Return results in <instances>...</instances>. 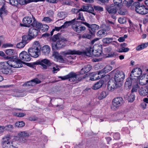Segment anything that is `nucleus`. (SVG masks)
Segmentation results:
<instances>
[{
	"mask_svg": "<svg viewBox=\"0 0 148 148\" xmlns=\"http://www.w3.org/2000/svg\"><path fill=\"white\" fill-rule=\"evenodd\" d=\"M102 47L98 45H94L93 48L89 47L86 49V51H81L76 50H68L64 52L65 55L77 54L86 56H90L93 55L96 57L99 56L102 53Z\"/></svg>",
	"mask_w": 148,
	"mask_h": 148,
	"instance_id": "obj_1",
	"label": "nucleus"
},
{
	"mask_svg": "<svg viewBox=\"0 0 148 148\" xmlns=\"http://www.w3.org/2000/svg\"><path fill=\"white\" fill-rule=\"evenodd\" d=\"M59 78L61 79L62 80L69 79V80L70 82L77 83L81 81L83 78H84V77L77 75L74 72H71L65 76L62 77L59 76Z\"/></svg>",
	"mask_w": 148,
	"mask_h": 148,
	"instance_id": "obj_2",
	"label": "nucleus"
},
{
	"mask_svg": "<svg viewBox=\"0 0 148 148\" xmlns=\"http://www.w3.org/2000/svg\"><path fill=\"white\" fill-rule=\"evenodd\" d=\"M9 136H4L2 141L3 148H16V143L15 141L10 140Z\"/></svg>",
	"mask_w": 148,
	"mask_h": 148,
	"instance_id": "obj_3",
	"label": "nucleus"
},
{
	"mask_svg": "<svg viewBox=\"0 0 148 148\" xmlns=\"http://www.w3.org/2000/svg\"><path fill=\"white\" fill-rule=\"evenodd\" d=\"M52 62L48 59H44L38 60L33 64L34 65H40L42 69H46L48 67L51 66V65L52 64Z\"/></svg>",
	"mask_w": 148,
	"mask_h": 148,
	"instance_id": "obj_4",
	"label": "nucleus"
},
{
	"mask_svg": "<svg viewBox=\"0 0 148 148\" xmlns=\"http://www.w3.org/2000/svg\"><path fill=\"white\" fill-rule=\"evenodd\" d=\"M123 103V100L121 97H117L114 98L112 102L111 109L116 110L121 107Z\"/></svg>",
	"mask_w": 148,
	"mask_h": 148,
	"instance_id": "obj_5",
	"label": "nucleus"
},
{
	"mask_svg": "<svg viewBox=\"0 0 148 148\" xmlns=\"http://www.w3.org/2000/svg\"><path fill=\"white\" fill-rule=\"evenodd\" d=\"M0 69L1 72L5 74H9L12 72L11 67L7 61L0 62Z\"/></svg>",
	"mask_w": 148,
	"mask_h": 148,
	"instance_id": "obj_6",
	"label": "nucleus"
},
{
	"mask_svg": "<svg viewBox=\"0 0 148 148\" xmlns=\"http://www.w3.org/2000/svg\"><path fill=\"white\" fill-rule=\"evenodd\" d=\"M17 58V57L16 58L14 57V60L12 59L7 61L10 67L18 68L22 66V61L21 60Z\"/></svg>",
	"mask_w": 148,
	"mask_h": 148,
	"instance_id": "obj_7",
	"label": "nucleus"
},
{
	"mask_svg": "<svg viewBox=\"0 0 148 148\" xmlns=\"http://www.w3.org/2000/svg\"><path fill=\"white\" fill-rule=\"evenodd\" d=\"M142 71L141 69L140 68L134 69L132 71L130 77L131 79L135 82H137L138 78L142 74Z\"/></svg>",
	"mask_w": 148,
	"mask_h": 148,
	"instance_id": "obj_8",
	"label": "nucleus"
},
{
	"mask_svg": "<svg viewBox=\"0 0 148 148\" xmlns=\"http://www.w3.org/2000/svg\"><path fill=\"white\" fill-rule=\"evenodd\" d=\"M66 39L63 38L59 39L56 42H53L52 43V49L53 50L60 49L64 46V42L66 41Z\"/></svg>",
	"mask_w": 148,
	"mask_h": 148,
	"instance_id": "obj_9",
	"label": "nucleus"
},
{
	"mask_svg": "<svg viewBox=\"0 0 148 148\" xmlns=\"http://www.w3.org/2000/svg\"><path fill=\"white\" fill-rule=\"evenodd\" d=\"M114 80L118 83L123 81L125 77L124 73L122 71L117 70L114 71Z\"/></svg>",
	"mask_w": 148,
	"mask_h": 148,
	"instance_id": "obj_10",
	"label": "nucleus"
},
{
	"mask_svg": "<svg viewBox=\"0 0 148 148\" xmlns=\"http://www.w3.org/2000/svg\"><path fill=\"white\" fill-rule=\"evenodd\" d=\"M83 23L90 29V32L92 35H94L99 28V26L96 24L90 25L86 22H83Z\"/></svg>",
	"mask_w": 148,
	"mask_h": 148,
	"instance_id": "obj_11",
	"label": "nucleus"
},
{
	"mask_svg": "<svg viewBox=\"0 0 148 148\" xmlns=\"http://www.w3.org/2000/svg\"><path fill=\"white\" fill-rule=\"evenodd\" d=\"M119 86V83H117L114 80H110L108 82V89L110 91H112Z\"/></svg>",
	"mask_w": 148,
	"mask_h": 148,
	"instance_id": "obj_12",
	"label": "nucleus"
},
{
	"mask_svg": "<svg viewBox=\"0 0 148 148\" xmlns=\"http://www.w3.org/2000/svg\"><path fill=\"white\" fill-rule=\"evenodd\" d=\"M40 49L38 47H32L29 49L28 52L29 55L32 57L34 58H37L39 56L38 53L40 52Z\"/></svg>",
	"mask_w": 148,
	"mask_h": 148,
	"instance_id": "obj_13",
	"label": "nucleus"
},
{
	"mask_svg": "<svg viewBox=\"0 0 148 148\" xmlns=\"http://www.w3.org/2000/svg\"><path fill=\"white\" fill-rule=\"evenodd\" d=\"M35 18L33 16H27L24 17L23 20V24L22 26L26 27H29L30 26L29 25L32 23L33 20H34V18Z\"/></svg>",
	"mask_w": 148,
	"mask_h": 148,
	"instance_id": "obj_14",
	"label": "nucleus"
},
{
	"mask_svg": "<svg viewBox=\"0 0 148 148\" xmlns=\"http://www.w3.org/2000/svg\"><path fill=\"white\" fill-rule=\"evenodd\" d=\"M105 76V74L102 73V71H99L98 73H94L92 74L90 79L92 81H95L103 78Z\"/></svg>",
	"mask_w": 148,
	"mask_h": 148,
	"instance_id": "obj_15",
	"label": "nucleus"
},
{
	"mask_svg": "<svg viewBox=\"0 0 148 148\" xmlns=\"http://www.w3.org/2000/svg\"><path fill=\"white\" fill-rule=\"evenodd\" d=\"M40 82L41 81L38 78H35L31 81H28L25 83L23 84V86L25 87H29L34 86L36 84L40 83Z\"/></svg>",
	"mask_w": 148,
	"mask_h": 148,
	"instance_id": "obj_16",
	"label": "nucleus"
},
{
	"mask_svg": "<svg viewBox=\"0 0 148 148\" xmlns=\"http://www.w3.org/2000/svg\"><path fill=\"white\" fill-rule=\"evenodd\" d=\"M29 55L27 52L23 51L20 54L19 58L23 61L27 62L31 59Z\"/></svg>",
	"mask_w": 148,
	"mask_h": 148,
	"instance_id": "obj_17",
	"label": "nucleus"
},
{
	"mask_svg": "<svg viewBox=\"0 0 148 148\" xmlns=\"http://www.w3.org/2000/svg\"><path fill=\"white\" fill-rule=\"evenodd\" d=\"M76 24H74V25H72V28L75 32L78 33H80L85 31L86 29L85 27L81 25H75Z\"/></svg>",
	"mask_w": 148,
	"mask_h": 148,
	"instance_id": "obj_18",
	"label": "nucleus"
},
{
	"mask_svg": "<svg viewBox=\"0 0 148 148\" xmlns=\"http://www.w3.org/2000/svg\"><path fill=\"white\" fill-rule=\"evenodd\" d=\"M94 10V9L92 7L88 5H83L80 9L81 11L87 12L95 15V14L92 12Z\"/></svg>",
	"mask_w": 148,
	"mask_h": 148,
	"instance_id": "obj_19",
	"label": "nucleus"
},
{
	"mask_svg": "<svg viewBox=\"0 0 148 148\" xmlns=\"http://www.w3.org/2000/svg\"><path fill=\"white\" fill-rule=\"evenodd\" d=\"M39 30L33 27H31L29 29L28 34L33 39L37 36Z\"/></svg>",
	"mask_w": 148,
	"mask_h": 148,
	"instance_id": "obj_20",
	"label": "nucleus"
},
{
	"mask_svg": "<svg viewBox=\"0 0 148 148\" xmlns=\"http://www.w3.org/2000/svg\"><path fill=\"white\" fill-rule=\"evenodd\" d=\"M117 7L113 4H112L106 8V10L110 14H115L117 12Z\"/></svg>",
	"mask_w": 148,
	"mask_h": 148,
	"instance_id": "obj_21",
	"label": "nucleus"
},
{
	"mask_svg": "<svg viewBox=\"0 0 148 148\" xmlns=\"http://www.w3.org/2000/svg\"><path fill=\"white\" fill-rule=\"evenodd\" d=\"M134 81L131 79V77H129L127 79L125 84V87L126 89H129L131 88L132 84H134Z\"/></svg>",
	"mask_w": 148,
	"mask_h": 148,
	"instance_id": "obj_22",
	"label": "nucleus"
},
{
	"mask_svg": "<svg viewBox=\"0 0 148 148\" xmlns=\"http://www.w3.org/2000/svg\"><path fill=\"white\" fill-rule=\"evenodd\" d=\"M139 92L141 96H146L148 94V88L145 86L142 87L139 90Z\"/></svg>",
	"mask_w": 148,
	"mask_h": 148,
	"instance_id": "obj_23",
	"label": "nucleus"
},
{
	"mask_svg": "<svg viewBox=\"0 0 148 148\" xmlns=\"http://www.w3.org/2000/svg\"><path fill=\"white\" fill-rule=\"evenodd\" d=\"M92 66L88 64L84 66L80 71V74H84L89 72L91 69Z\"/></svg>",
	"mask_w": 148,
	"mask_h": 148,
	"instance_id": "obj_24",
	"label": "nucleus"
},
{
	"mask_svg": "<svg viewBox=\"0 0 148 148\" xmlns=\"http://www.w3.org/2000/svg\"><path fill=\"white\" fill-rule=\"evenodd\" d=\"M50 51V47L48 45H45L43 46L41 49L42 53L45 55L49 54Z\"/></svg>",
	"mask_w": 148,
	"mask_h": 148,
	"instance_id": "obj_25",
	"label": "nucleus"
},
{
	"mask_svg": "<svg viewBox=\"0 0 148 148\" xmlns=\"http://www.w3.org/2000/svg\"><path fill=\"white\" fill-rule=\"evenodd\" d=\"M31 25L33 27H35L36 28V29L39 30L42 26V24L38 22L35 18H34V21Z\"/></svg>",
	"mask_w": 148,
	"mask_h": 148,
	"instance_id": "obj_26",
	"label": "nucleus"
},
{
	"mask_svg": "<svg viewBox=\"0 0 148 148\" xmlns=\"http://www.w3.org/2000/svg\"><path fill=\"white\" fill-rule=\"evenodd\" d=\"M112 49L111 47H109L105 49V51L106 53H108V57H112L116 56L114 52H111Z\"/></svg>",
	"mask_w": 148,
	"mask_h": 148,
	"instance_id": "obj_27",
	"label": "nucleus"
},
{
	"mask_svg": "<svg viewBox=\"0 0 148 148\" xmlns=\"http://www.w3.org/2000/svg\"><path fill=\"white\" fill-rule=\"evenodd\" d=\"M77 21H75V19H73L71 21H66L64 24L62 25L63 28L67 27L70 25H74V24H76Z\"/></svg>",
	"mask_w": 148,
	"mask_h": 148,
	"instance_id": "obj_28",
	"label": "nucleus"
},
{
	"mask_svg": "<svg viewBox=\"0 0 148 148\" xmlns=\"http://www.w3.org/2000/svg\"><path fill=\"white\" fill-rule=\"evenodd\" d=\"M32 39H33V38L31 37L30 35L28 34L24 35L22 36V41H23L26 44Z\"/></svg>",
	"mask_w": 148,
	"mask_h": 148,
	"instance_id": "obj_29",
	"label": "nucleus"
},
{
	"mask_svg": "<svg viewBox=\"0 0 148 148\" xmlns=\"http://www.w3.org/2000/svg\"><path fill=\"white\" fill-rule=\"evenodd\" d=\"M52 64L50 66H52V67L50 69L52 70V72L53 73H56L60 71L59 66L53 62H52Z\"/></svg>",
	"mask_w": 148,
	"mask_h": 148,
	"instance_id": "obj_30",
	"label": "nucleus"
},
{
	"mask_svg": "<svg viewBox=\"0 0 148 148\" xmlns=\"http://www.w3.org/2000/svg\"><path fill=\"white\" fill-rule=\"evenodd\" d=\"M75 57L74 56H71L66 57L64 59L65 60V62L69 64H72L73 63V60L75 59Z\"/></svg>",
	"mask_w": 148,
	"mask_h": 148,
	"instance_id": "obj_31",
	"label": "nucleus"
},
{
	"mask_svg": "<svg viewBox=\"0 0 148 148\" xmlns=\"http://www.w3.org/2000/svg\"><path fill=\"white\" fill-rule=\"evenodd\" d=\"M103 84V82L100 80L93 85L92 88L94 90L98 89L102 86Z\"/></svg>",
	"mask_w": 148,
	"mask_h": 148,
	"instance_id": "obj_32",
	"label": "nucleus"
},
{
	"mask_svg": "<svg viewBox=\"0 0 148 148\" xmlns=\"http://www.w3.org/2000/svg\"><path fill=\"white\" fill-rule=\"evenodd\" d=\"M77 17L75 18L74 19H75V21H77V24L78 21H77V20H81V21H84L85 20V19L84 17L83 16V14L82 12H79L77 14Z\"/></svg>",
	"mask_w": 148,
	"mask_h": 148,
	"instance_id": "obj_33",
	"label": "nucleus"
},
{
	"mask_svg": "<svg viewBox=\"0 0 148 148\" xmlns=\"http://www.w3.org/2000/svg\"><path fill=\"white\" fill-rule=\"evenodd\" d=\"M96 35L99 39L101 38L106 35V31L104 29H101L97 32Z\"/></svg>",
	"mask_w": 148,
	"mask_h": 148,
	"instance_id": "obj_34",
	"label": "nucleus"
},
{
	"mask_svg": "<svg viewBox=\"0 0 148 148\" xmlns=\"http://www.w3.org/2000/svg\"><path fill=\"white\" fill-rule=\"evenodd\" d=\"M19 138L28 137L29 134L26 131H22L19 132L18 134Z\"/></svg>",
	"mask_w": 148,
	"mask_h": 148,
	"instance_id": "obj_35",
	"label": "nucleus"
},
{
	"mask_svg": "<svg viewBox=\"0 0 148 148\" xmlns=\"http://www.w3.org/2000/svg\"><path fill=\"white\" fill-rule=\"evenodd\" d=\"M148 46V42H145L138 46L136 48L137 51H140Z\"/></svg>",
	"mask_w": 148,
	"mask_h": 148,
	"instance_id": "obj_36",
	"label": "nucleus"
},
{
	"mask_svg": "<svg viewBox=\"0 0 148 148\" xmlns=\"http://www.w3.org/2000/svg\"><path fill=\"white\" fill-rule=\"evenodd\" d=\"M113 40V38H103L102 41L104 44H109Z\"/></svg>",
	"mask_w": 148,
	"mask_h": 148,
	"instance_id": "obj_37",
	"label": "nucleus"
},
{
	"mask_svg": "<svg viewBox=\"0 0 148 148\" xmlns=\"http://www.w3.org/2000/svg\"><path fill=\"white\" fill-rule=\"evenodd\" d=\"M139 88V86L138 83L136 82H134L133 87L131 90L132 93H133L134 92H137Z\"/></svg>",
	"mask_w": 148,
	"mask_h": 148,
	"instance_id": "obj_38",
	"label": "nucleus"
},
{
	"mask_svg": "<svg viewBox=\"0 0 148 148\" xmlns=\"http://www.w3.org/2000/svg\"><path fill=\"white\" fill-rule=\"evenodd\" d=\"M112 69V67L109 65L106 66L103 69L100 71H102V73H103L105 74V73H106L108 72Z\"/></svg>",
	"mask_w": 148,
	"mask_h": 148,
	"instance_id": "obj_39",
	"label": "nucleus"
},
{
	"mask_svg": "<svg viewBox=\"0 0 148 148\" xmlns=\"http://www.w3.org/2000/svg\"><path fill=\"white\" fill-rule=\"evenodd\" d=\"M5 52L6 54L8 55L12 56L14 54L15 51L14 49H8L5 50Z\"/></svg>",
	"mask_w": 148,
	"mask_h": 148,
	"instance_id": "obj_40",
	"label": "nucleus"
},
{
	"mask_svg": "<svg viewBox=\"0 0 148 148\" xmlns=\"http://www.w3.org/2000/svg\"><path fill=\"white\" fill-rule=\"evenodd\" d=\"M25 123L23 121H21L16 122L15 124V126L18 127H22L25 126Z\"/></svg>",
	"mask_w": 148,
	"mask_h": 148,
	"instance_id": "obj_41",
	"label": "nucleus"
},
{
	"mask_svg": "<svg viewBox=\"0 0 148 148\" xmlns=\"http://www.w3.org/2000/svg\"><path fill=\"white\" fill-rule=\"evenodd\" d=\"M107 95L105 91H103L101 92L98 96V99L99 100H101L105 97Z\"/></svg>",
	"mask_w": 148,
	"mask_h": 148,
	"instance_id": "obj_42",
	"label": "nucleus"
},
{
	"mask_svg": "<svg viewBox=\"0 0 148 148\" xmlns=\"http://www.w3.org/2000/svg\"><path fill=\"white\" fill-rule=\"evenodd\" d=\"M24 96V95L22 92H21L19 91L15 92L13 95L14 96L17 97H21Z\"/></svg>",
	"mask_w": 148,
	"mask_h": 148,
	"instance_id": "obj_43",
	"label": "nucleus"
},
{
	"mask_svg": "<svg viewBox=\"0 0 148 148\" xmlns=\"http://www.w3.org/2000/svg\"><path fill=\"white\" fill-rule=\"evenodd\" d=\"M6 13L5 7L3 5L0 9V16L1 17L3 15H5Z\"/></svg>",
	"mask_w": 148,
	"mask_h": 148,
	"instance_id": "obj_44",
	"label": "nucleus"
},
{
	"mask_svg": "<svg viewBox=\"0 0 148 148\" xmlns=\"http://www.w3.org/2000/svg\"><path fill=\"white\" fill-rule=\"evenodd\" d=\"M58 16L60 18H61V19H63L66 17V14L65 12H63L61 11L59 12L58 14Z\"/></svg>",
	"mask_w": 148,
	"mask_h": 148,
	"instance_id": "obj_45",
	"label": "nucleus"
},
{
	"mask_svg": "<svg viewBox=\"0 0 148 148\" xmlns=\"http://www.w3.org/2000/svg\"><path fill=\"white\" fill-rule=\"evenodd\" d=\"M135 96L133 93H131L128 96V101L129 102H132L135 99Z\"/></svg>",
	"mask_w": 148,
	"mask_h": 148,
	"instance_id": "obj_46",
	"label": "nucleus"
},
{
	"mask_svg": "<svg viewBox=\"0 0 148 148\" xmlns=\"http://www.w3.org/2000/svg\"><path fill=\"white\" fill-rule=\"evenodd\" d=\"M10 4L13 6H17L18 5V2L17 0H10Z\"/></svg>",
	"mask_w": 148,
	"mask_h": 148,
	"instance_id": "obj_47",
	"label": "nucleus"
},
{
	"mask_svg": "<svg viewBox=\"0 0 148 148\" xmlns=\"http://www.w3.org/2000/svg\"><path fill=\"white\" fill-rule=\"evenodd\" d=\"M26 44L24 42L22 41L17 44L16 45V47L18 48H23L25 45Z\"/></svg>",
	"mask_w": 148,
	"mask_h": 148,
	"instance_id": "obj_48",
	"label": "nucleus"
},
{
	"mask_svg": "<svg viewBox=\"0 0 148 148\" xmlns=\"http://www.w3.org/2000/svg\"><path fill=\"white\" fill-rule=\"evenodd\" d=\"M118 21L119 23L121 24H124L126 22V18L124 17L119 18Z\"/></svg>",
	"mask_w": 148,
	"mask_h": 148,
	"instance_id": "obj_49",
	"label": "nucleus"
},
{
	"mask_svg": "<svg viewBox=\"0 0 148 148\" xmlns=\"http://www.w3.org/2000/svg\"><path fill=\"white\" fill-rule=\"evenodd\" d=\"M143 81H144L143 84H142V85H145L147 84H148V74H147L145 75V78Z\"/></svg>",
	"mask_w": 148,
	"mask_h": 148,
	"instance_id": "obj_50",
	"label": "nucleus"
},
{
	"mask_svg": "<svg viewBox=\"0 0 148 148\" xmlns=\"http://www.w3.org/2000/svg\"><path fill=\"white\" fill-rule=\"evenodd\" d=\"M129 50V49L128 48L122 47L119 49L118 52L120 53L126 52L128 51Z\"/></svg>",
	"mask_w": 148,
	"mask_h": 148,
	"instance_id": "obj_51",
	"label": "nucleus"
},
{
	"mask_svg": "<svg viewBox=\"0 0 148 148\" xmlns=\"http://www.w3.org/2000/svg\"><path fill=\"white\" fill-rule=\"evenodd\" d=\"M59 35L58 34L54 35L52 38V40L53 42H56L57 40H58L59 39Z\"/></svg>",
	"mask_w": 148,
	"mask_h": 148,
	"instance_id": "obj_52",
	"label": "nucleus"
},
{
	"mask_svg": "<svg viewBox=\"0 0 148 148\" xmlns=\"http://www.w3.org/2000/svg\"><path fill=\"white\" fill-rule=\"evenodd\" d=\"M94 8L95 10L99 12H102L103 11V8L102 7L98 6H94Z\"/></svg>",
	"mask_w": 148,
	"mask_h": 148,
	"instance_id": "obj_53",
	"label": "nucleus"
},
{
	"mask_svg": "<svg viewBox=\"0 0 148 148\" xmlns=\"http://www.w3.org/2000/svg\"><path fill=\"white\" fill-rule=\"evenodd\" d=\"M56 59L57 60V61L60 62H65V60L64 59L61 55H60Z\"/></svg>",
	"mask_w": 148,
	"mask_h": 148,
	"instance_id": "obj_54",
	"label": "nucleus"
},
{
	"mask_svg": "<svg viewBox=\"0 0 148 148\" xmlns=\"http://www.w3.org/2000/svg\"><path fill=\"white\" fill-rule=\"evenodd\" d=\"M38 118L35 116H32L29 117L28 119L29 120L31 121H36L38 120Z\"/></svg>",
	"mask_w": 148,
	"mask_h": 148,
	"instance_id": "obj_55",
	"label": "nucleus"
},
{
	"mask_svg": "<svg viewBox=\"0 0 148 148\" xmlns=\"http://www.w3.org/2000/svg\"><path fill=\"white\" fill-rule=\"evenodd\" d=\"M32 47H38V49H39L40 48V46L39 42L38 41H35L33 44Z\"/></svg>",
	"mask_w": 148,
	"mask_h": 148,
	"instance_id": "obj_56",
	"label": "nucleus"
},
{
	"mask_svg": "<svg viewBox=\"0 0 148 148\" xmlns=\"http://www.w3.org/2000/svg\"><path fill=\"white\" fill-rule=\"evenodd\" d=\"M42 30L43 32H45L48 30L49 28L48 26L46 25H42Z\"/></svg>",
	"mask_w": 148,
	"mask_h": 148,
	"instance_id": "obj_57",
	"label": "nucleus"
},
{
	"mask_svg": "<svg viewBox=\"0 0 148 148\" xmlns=\"http://www.w3.org/2000/svg\"><path fill=\"white\" fill-rule=\"evenodd\" d=\"M43 21H45L47 23H49L52 21V20L49 17H44Z\"/></svg>",
	"mask_w": 148,
	"mask_h": 148,
	"instance_id": "obj_58",
	"label": "nucleus"
},
{
	"mask_svg": "<svg viewBox=\"0 0 148 148\" xmlns=\"http://www.w3.org/2000/svg\"><path fill=\"white\" fill-rule=\"evenodd\" d=\"M5 130H9L12 129L13 128V126L11 125H7L4 126Z\"/></svg>",
	"mask_w": 148,
	"mask_h": 148,
	"instance_id": "obj_59",
	"label": "nucleus"
},
{
	"mask_svg": "<svg viewBox=\"0 0 148 148\" xmlns=\"http://www.w3.org/2000/svg\"><path fill=\"white\" fill-rule=\"evenodd\" d=\"M113 137L115 140H119L120 138V134L118 133H115L114 134Z\"/></svg>",
	"mask_w": 148,
	"mask_h": 148,
	"instance_id": "obj_60",
	"label": "nucleus"
},
{
	"mask_svg": "<svg viewBox=\"0 0 148 148\" xmlns=\"http://www.w3.org/2000/svg\"><path fill=\"white\" fill-rule=\"evenodd\" d=\"M122 0H114L113 2L115 4L118 5L119 6L122 2Z\"/></svg>",
	"mask_w": 148,
	"mask_h": 148,
	"instance_id": "obj_61",
	"label": "nucleus"
},
{
	"mask_svg": "<svg viewBox=\"0 0 148 148\" xmlns=\"http://www.w3.org/2000/svg\"><path fill=\"white\" fill-rule=\"evenodd\" d=\"M85 145L83 144H79L75 146V148H85Z\"/></svg>",
	"mask_w": 148,
	"mask_h": 148,
	"instance_id": "obj_62",
	"label": "nucleus"
},
{
	"mask_svg": "<svg viewBox=\"0 0 148 148\" xmlns=\"http://www.w3.org/2000/svg\"><path fill=\"white\" fill-rule=\"evenodd\" d=\"M80 11V9H78L76 8H73L71 10V12L72 13H75L76 14Z\"/></svg>",
	"mask_w": 148,
	"mask_h": 148,
	"instance_id": "obj_63",
	"label": "nucleus"
},
{
	"mask_svg": "<svg viewBox=\"0 0 148 148\" xmlns=\"http://www.w3.org/2000/svg\"><path fill=\"white\" fill-rule=\"evenodd\" d=\"M26 115V114L23 113H16V115L18 117H23Z\"/></svg>",
	"mask_w": 148,
	"mask_h": 148,
	"instance_id": "obj_64",
	"label": "nucleus"
}]
</instances>
